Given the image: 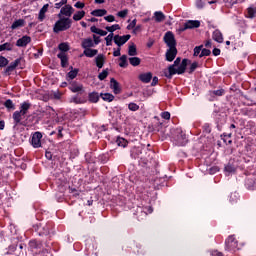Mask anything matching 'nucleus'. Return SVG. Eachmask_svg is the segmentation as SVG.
Masks as SVG:
<instances>
[{"label":"nucleus","mask_w":256,"mask_h":256,"mask_svg":"<svg viewBox=\"0 0 256 256\" xmlns=\"http://www.w3.org/2000/svg\"><path fill=\"white\" fill-rule=\"evenodd\" d=\"M81 46L83 49H91V47H95V43L93 42V39L86 38L82 41Z\"/></svg>","instance_id":"obj_20"},{"label":"nucleus","mask_w":256,"mask_h":256,"mask_svg":"<svg viewBox=\"0 0 256 256\" xmlns=\"http://www.w3.org/2000/svg\"><path fill=\"white\" fill-rule=\"evenodd\" d=\"M129 39H131V35H129V34L123 35V36L115 35L114 36V43L118 47H122V45H125V43H127V41H129Z\"/></svg>","instance_id":"obj_11"},{"label":"nucleus","mask_w":256,"mask_h":256,"mask_svg":"<svg viewBox=\"0 0 256 256\" xmlns=\"http://www.w3.org/2000/svg\"><path fill=\"white\" fill-rule=\"evenodd\" d=\"M209 94L211 97H223L225 95V89L211 90Z\"/></svg>","instance_id":"obj_29"},{"label":"nucleus","mask_w":256,"mask_h":256,"mask_svg":"<svg viewBox=\"0 0 256 256\" xmlns=\"http://www.w3.org/2000/svg\"><path fill=\"white\" fill-rule=\"evenodd\" d=\"M129 111H139V105L135 102H131L128 104Z\"/></svg>","instance_id":"obj_48"},{"label":"nucleus","mask_w":256,"mask_h":256,"mask_svg":"<svg viewBox=\"0 0 256 256\" xmlns=\"http://www.w3.org/2000/svg\"><path fill=\"white\" fill-rule=\"evenodd\" d=\"M59 20L55 22L53 26L54 33H61L62 31H67L71 29V25H73V20L71 18L58 17Z\"/></svg>","instance_id":"obj_2"},{"label":"nucleus","mask_w":256,"mask_h":256,"mask_svg":"<svg viewBox=\"0 0 256 256\" xmlns=\"http://www.w3.org/2000/svg\"><path fill=\"white\" fill-rule=\"evenodd\" d=\"M74 7H76V9H83L85 7V3L78 1L74 4Z\"/></svg>","instance_id":"obj_59"},{"label":"nucleus","mask_w":256,"mask_h":256,"mask_svg":"<svg viewBox=\"0 0 256 256\" xmlns=\"http://www.w3.org/2000/svg\"><path fill=\"white\" fill-rule=\"evenodd\" d=\"M197 67H199V63L193 62L188 69V73L191 75V73L195 72V69H197Z\"/></svg>","instance_id":"obj_51"},{"label":"nucleus","mask_w":256,"mask_h":256,"mask_svg":"<svg viewBox=\"0 0 256 256\" xmlns=\"http://www.w3.org/2000/svg\"><path fill=\"white\" fill-rule=\"evenodd\" d=\"M210 175H215V173H219V167L213 166L209 169Z\"/></svg>","instance_id":"obj_57"},{"label":"nucleus","mask_w":256,"mask_h":256,"mask_svg":"<svg viewBox=\"0 0 256 256\" xmlns=\"http://www.w3.org/2000/svg\"><path fill=\"white\" fill-rule=\"evenodd\" d=\"M212 54L214 55V57H219V55H221V49L214 48Z\"/></svg>","instance_id":"obj_60"},{"label":"nucleus","mask_w":256,"mask_h":256,"mask_svg":"<svg viewBox=\"0 0 256 256\" xmlns=\"http://www.w3.org/2000/svg\"><path fill=\"white\" fill-rule=\"evenodd\" d=\"M28 245L32 250L41 249L43 247V242L39 240H30Z\"/></svg>","instance_id":"obj_22"},{"label":"nucleus","mask_w":256,"mask_h":256,"mask_svg":"<svg viewBox=\"0 0 256 256\" xmlns=\"http://www.w3.org/2000/svg\"><path fill=\"white\" fill-rule=\"evenodd\" d=\"M209 55H211V50L204 48L202 49L199 57L201 59V57H209Z\"/></svg>","instance_id":"obj_52"},{"label":"nucleus","mask_w":256,"mask_h":256,"mask_svg":"<svg viewBox=\"0 0 256 256\" xmlns=\"http://www.w3.org/2000/svg\"><path fill=\"white\" fill-rule=\"evenodd\" d=\"M189 64V59L184 58L181 62V58H176L174 63L168 67V72H164V76L167 79H172L173 75H183L187 71V65Z\"/></svg>","instance_id":"obj_1"},{"label":"nucleus","mask_w":256,"mask_h":256,"mask_svg":"<svg viewBox=\"0 0 256 256\" xmlns=\"http://www.w3.org/2000/svg\"><path fill=\"white\" fill-rule=\"evenodd\" d=\"M105 21H107L108 23H113V21H115V16L113 15H108L104 17Z\"/></svg>","instance_id":"obj_58"},{"label":"nucleus","mask_w":256,"mask_h":256,"mask_svg":"<svg viewBox=\"0 0 256 256\" xmlns=\"http://www.w3.org/2000/svg\"><path fill=\"white\" fill-rule=\"evenodd\" d=\"M115 39V36L113 33H110L106 38H105V41H106V46L107 47H111V45H113V40Z\"/></svg>","instance_id":"obj_44"},{"label":"nucleus","mask_w":256,"mask_h":256,"mask_svg":"<svg viewBox=\"0 0 256 256\" xmlns=\"http://www.w3.org/2000/svg\"><path fill=\"white\" fill-rule=\"evenodd\" d=\"M67 5V0H61L60 2L55 3V9H63Z\"/></svg>","instance_id":"obj_50"},{"label":"nucleus","mask_w":256,"mask_h":256,"mask_svg":"<svg viewBox=\"0 0 256 256\" xmlns=\"http://www.w3.org/2000/svg\"><path fill=\"white\" fill-rule=\"evenodd\" d=\"M128 61L132 67H139L141 65V58L139 57H130Z\"/></svg>","instance_id":"obj_33"},{"label":"nucleus","mask_w":256,"mask_h":256,"mask_svg":"<svg viewBox=\"0 0 256 256\" xmlns=\"http://www.w3.org/2000/svg\"><path fill=\"white\" fill-rule=\"evenodd\" d=\"M45 157L48 161H51V159H53V153H51V151H46Z\"/></svg>","instance_id":"obj_63"},{"label":"nucleus","mask_w":256,"mask_h":256,"mask_svg":"<svg viewBox=\"0 0 256 256\" xmlns=\"http://www.w3.org/2000/svg\"><path fill=\"white\" fill-rule=\"evenodd\" d=\"M83 17H85V11H84V10L77 11V12L73 15L74 21H81V19H83Z\"/></svg>","instance_id":"obj_41"},{"label":"nucleus","mask_w":256,"mask_h":256,"mask_svg":"<svg viewBox=\"0 0 256 256\" xmlns=\"http://www.w3.org/2000/svg\"><path fill=\"white\" fill-rule=\"evenodd\" d=\"M58 59L61 61V67H67L69 63V58H67V54L65 52H60L57 54Z\"/></svg>","instance_id":"obj_18"},{"label":"nucleus","mask_w":256,"mask_h":256,"mask_svg":"<svg viewBox=\"0 0 256 256\" xmlns=\"http://www.w3.org/2000/svg\"><path fill=\"white\" fill-rule=\"evenodd\" d=\"M110 89L113 90L115 95H119V93H121V87H119V82H117L115 78L110 79Z\"/></svg>","instance_id":"obj_15"},{"label":"nucleus","mask_w":256,"mask_h":256,"mask_svg":"<svg viewBox=\"0 0 256 256\" xmlns=\"http://www.w3.org/2000/svg\"><path fill=\"white\" fill-rule=\"evenodd\" d=\"M119 67H121L122 69H126V67H129V63L127 62V55H122L119 58Z\"/></svg>","instance_id":"obj_35"},{"label":"nucleus","mask_w":256,"mask_h":256,"mask_svg":"<svg viewBox=\"0 0 256 256\" xmlns=\"http://www.w3.org/2000/svg\"><path fill=\"white\" fill-rule=\"evenodd\" d=\"M164 43L167 45V47H177V40H175V34L173 32L168 31L164 35Z\"/></svg>","instance_id":"obj_7"},{"label":"nucleus","mask_w":256,"mask_h":256,"mask_svg":"<svg viewBox=\"0 0 256 256\" xmlns=\"http://www.w3.org/2000/svg\"><path fill=\"white\" fill-rule=\"evenodd\" d=\"M100 97L103 99V101H108V103H111V101H114L115 99V96L111 93L100 94Z\"/></svg>","instance_id":"obj_38"},{"label":"nucleus","mask_w":256,"mask_h":256,"mask_svg":"<svg viewBox=\"0 0 256 256\" xmlns=\"http://www.w3.org/2000/svg\"><path fill=\"white\" fill-rule=\"evenodd\" d=\"M88 99H89L90 103H97L99 101V93L91 92L88 95Z\"/></svg>","instance_id":"obj_36"},{"label":"nucleus","mask_w":256,"mask_h":256,"mask_svg":"<svg viewBox=\"0 0 256 256\" xmlns=\"http://www.w3.org/2000/svg\"><path fill=\"white\" fill-rule=\"evenodd\" d=\"M69 193H74V197H79V191L75 188L69 187Z\"/></svg>","instance_id":"obj_61"},{"label":"nucleus","mask_w":256,"mask_h":256,"mask_svg":"<svg viewBox=\"0 0 256 256\" xmlns=\"http://www.w3.org/2000/svg\"><path fill=\"white\" fill-rule=\"evenodd\" d=\"M128 55L130 57H135L137 55V46L135 45V43H132L131 45H129Z\"/></svg>","instance_id":"obj_34"},{"label":"nucleus","mask_w":256,"mask_h":256,"mask_svg":"<svg viewBox=\"0 0 256 256\" xmlns=\"http://www.w3.org/2000/svg\"><path fill=\"white\" fill-rule=\"evenodd\" d=\"M187 135L186 134H180L177 138V145H180L181 147H184V145H187L188 143Z\"/></svg>","instance_id":"obj_25"},{"label":"nucleus","mask_w":256,"mask_h":256,"mask_svg":"<svg viewBox=\"0 0 256 256\" xmlns=\"http://www.w3.org/2000/svg\"><path fill=\"white\" fill-rule=\"evenodd\" d=\"M136 26H137V19H134L133 21H131L129 23V25L126 27V29L128 31H131V29H135Z\"/></svg>","instance_id":"obj_54"},{"label":"nucleus","mask_w":256,"mask_h":256,"mask_svg":"<svg viewBox=\"0 0 256 256\" xmlns=\"http://www.w3.org/2000/svg\"><path fill=\"white\" fill-rule=\"evenodd\" d=\"M69 89L72 93H85V89L83 87V84L77 82V81H70Z\"/></svg>","instance_id":"obj_9"},{"label":"nucleus","mask_w":256,"mask_h":256,"mask_svg":"<svg viewBox=\"0 0 256 256\" xmlns=\"http://www.w3.org/2000/svg\"><path fill=\"white\" fill-rule=\"evenodd\" d=\"M4 107H6V109H9V110H15V104L13 103V100L11 99H8L4 102Z\"/></svg>","instance_id":"obj_45"},{"label":"nucleus","mask_w":256,"mask_h":256,"mask_svg":"<svg viewBox=\"0 0 256 256\" xmlns=\"http://www.w3.org/2000/svg\"><path fill=\"white\" fill-rule=\"evenodd\" d=\"M114 57H121V47H118L117 50L113 52Z\"/></svg>","instance_id":"obj_62"},{"label":"nucleus","mask_w":256,"mask_h":256,"mask_svg":"<svg viewBox=\"0 0 256 256\" xmlns=\"http://www.w3.org/2000/svg\"><path fill=\"white\" fill-rule=\"evenodd\" d=\"M175 57H177V47H170L166 51V61L171 63V61H175Z\"/></svg>","instance_id":"obj_12"},{"label":"nucleus","mask_w":256,"mask_h":256,"mask_svg":"<svg viewBox=\"0 0 256 256\" xmlns=\"http://www.w3.org/2000/svg\"><path fill=\"white\" fill-rule=\"evenodd\" d=\"M139 81L142 83H151V79H153V73H142L138 76Z\"/></svg>","instance_id":"obj_16"},{"label":"nucleus","mask_w":256,"mask_h":256,"mask_svg":"<svg viewBox=\"0 0 256 256\" xmlns=\"http://www.w3.org/2000/svg\"><path fill=\"white\" fill-rule=\"evenodd\" d=\"M128 13H129V10H127V9L119 11L117 13V17H120L121 19H125V17H127Z\"/></svg>","instance_id":"obj_53"},{"label":"nucleus","mask_w":256,"mask_h":256,"mask_svg":"<svg viewBox=\"0 0 256 256\" xmlns=\"http://www.w3.org/2000/svg\"><path fill=\"white\" fill-rule=\"evenodd\" d=\"M153 213V207L151 206H138L135 215L137 216L138 221H143L144 217H147L148 214Z\"/></svg>","instance_id":"obj_3"},{"label":"nucleus","mask_w":256,"mask_h":256,"mask_svg":"<svg viewBox=\"0 0 256 256\" xmlns=\"http://www.w3.org/2000/svg\"><path fill=\"white\" fill-rule=\"evenodd\" d=\"M91 33H96V35H100L101 37H105L107 35V31L101 30L97 28L96 26H92L90 28Z\"/></svg>","instance_id":"obj_32"},{"label":"nucleus","mask_w":256,"mask_h":256,"mask_svg":"<svg viewBox=\"0 0 256 256\" xmlns=\"http://www.w3.org/2000/svg\"><path fill=\"white\" fill-rule=\"evenodd\" d=\"M198 27H201V22L199 20H188L178 29V31L183 33V31H187V29H198Z\"/></svg>","instance_id":"obj_6"},{"label":"nucleus","mask_w":256,"mask_h":256,"mask_svg":"<svg viewBox=\"0 0 256 256\" xmlns=\"http://www.w3.org/2000/svg\"><path fill=\"white\" fill-rule=\"evenodd\" d=\"M31 43V36H23L16 41V47H27Z\"/></svg>","instance_id":"obj_14"},{"label":"nucleus","mask_w":256,"mask_h":256,"mask_svg":"<svg viewBox=\"0 0 256 256\" xmlns=\"http://www.w3.org/2000/svg\"><path fill=\"white\" fill-rule=\"evenodd\" d=\"M41 139H43V134L41 132H34L31 138V145L34 149H39L41 147Z\"/></svg>","instance_id":"obj_8"},{"label":"nucleus","mask_w":256,"mask_h":256,"mask_svg":"<svg viewBox=\"0 0 256 256\" xmlns=\"http://www.w3.org/2000/svg\"><path fill=\"white\" fill-rule=\"evenodd\" d=\"M19 27H25V20L24 19H18L14 21L11 25V29L14 31L15 29H19Z\"/></svg>","instance_id":"obj_27"},{"label":"nucleus","mask_w":256,"mask_h":256,"mask_svg":"<svg viewBox=\"0 0 256 256\" xmlns=\"http://www.w3.org/2000/svg\"><path fill=\"white\" fill-rule=\"evenodd\" d=\"M21 63H25V59H23V57H19L15 60V62H11L9 66L6 67V69L4 70V75H11V73L13 71H15V69H17V67H19V65H21Z\"/></svg>","instance_id":"obj_4"},{"label":"nucleus","mask_w":256,"mask_h":256,"mask_svg":"<svg viewBox=\"0 0 256 256\" xmlns=\"http://www.w3.org/2000/svg\"><path fill=\"white\" fill-rule=\"evenodd\" d=\"M1 51H13V44L11 42H6L0 45V52Z\"/></svg>","instance_id":"obj_37"},{"label":"nucleus","mask_w":256,"mask_h":256,"mask_svg":"<svg viewBox=\"0 0 256 256\" xmlns=\"http://www.w3.org/2000/svg\"><path fill=\"white\" fill-rule=\"evenodd\" d=\"M7 65H9V60L4 56H0V67H7Z\"/></svg>","instance_id":"obj_49"},{"label":"nucleus","mask_w":256,"mask_h":256,"mask_svg":"<svg viewBox=\"0 0 256 256\" xmlns=\"http://www.w3.org/2000/svg\"><path fill=\"white\" fill-rule=\"evenodd\" d=\"M30 109H31V103L25 101L22 104H20V110L18 111L21 112L23 115H26L27 113H29Z\"/></svg>","instance_id":"obj_19"},{"label":"nucleus","mask_w":256,"mask_h":256,"mask_svg":"<svg viewBox=\"0 0 256 256\" xmlns=\"http://www.w3.org/2000/svg\"><path fill=\"white\" fill-rule=\"evenodd\" d=\"M139 31H141V25L135 26L134 29H133V33L135 35H137V33H139Z\"/></svg>","instance_id":"obj_64"},{"label":"nucleus","mask_w":256,"mask_h":256,"mask_svg":"<svg viewBox=\"0 0 256 256\" xmlns=\"http://www.w3.org/2000/svg\"><path fill=\"white\" fill-rule=\"evenodd\" d=\"M201 51H203V45L196 46L194 48V57L199 56V53H201Z\"/></svg>","instance_id":"obj_55"},{"label":"nucleus","mask_w":256,"mask_h":256,"mask_svg":"<svg viewBox=\"0 0 256 256\" xmlns=\"http://www.w3.org/2000/svg\"><path fill=\"white\" fill-rule=\"evenodd\" d=\"M154 20L156 23H162V21H165V14H163L161 11H156L154 13Z\"/></svg>","instance_id":"obj_28"},{"label":"nucleus","mask_w":256,"mask_h":256,"mask_svg":"<svg viewBox=\"0 0 256 256\" xmlns=\"http://www.w3.org/2000/svg\"><path fill=\"white\" fill-rule=\"evenodd\" d=\"M105 29L109 33H115V31H119V29H121V26H119V24H114L112 26H106Z\"/></svg>","instance_id":"obj_42"},{"label":"nucleus","mask_w":256,"mask_h":256,"mask_svg":"<svg viewBox=\"0 0 256 256\" xmlns=\"http://www.w3.org/2000/svg\"><path fill=\"white\" fill-rule=\"evenodd\" d=\"M109 76V71L103 70L99 75H98V79L100 81H105V79H107V77Z\"/></svg>","instance_id":"obj_46"},{"label":"nucleus","mask_w":256,"mask_h":256,"mask_svg":"<svg viewBox=\"0 0 256 256\" xmlns=\"http://www.w3.org/2000/svg\"><path fill=\"white\" fill-rule=\"evenodd\" d=\"M226 249L228 251H235V249H237L238 247V242L237 239L235 238V236H229L226 239Z\"/></svg>","instance_id":"obj_10"},{"label":"nucleus","mask_w":256,"mask_h":256,"mask_svg":"<svg viewBox=\"0 0 256 256\" xmlns=\"http://www.w3.org/2000/svg\"><path fill=\"white\" fill-rule=\"evenodd\" d=\"M247 17H249V19H254V17H256V7H249L247 9Z\"/></svg>","instance_id":"obj_43"},{"label":"nucleus","mask_w":256,"mask_h":256,"mask_svg":"<svg viewBox=\"0 0 256 256\" xmlns=\"http://www.w3.org/2000/svg\"><path fill=\"white\" fill-rule=\"evenodd\" d=\"M139 155H141V148L134 147L131 150V157L132 159H139Z\"/></svg>","instance_id":"obj_39"},{"label":"nucleus","mask_w":256,"mask_h":256,"mask_svg":"<svg viewBox=\"0 0 256 256\" xmlns=\"http://www.w3.org/2000/svg\"><path fill=\"white\" fill-rule=\"evenodd\" d=\"M116 143L118 147H127V145L129 144V142L123 137H118L116 139Z\"/></svg>","instance_id":"obj_40"},{"label":"nucleus","mask_w":256,"mask_h":256,"mask_svg":"<svg viewBox=\"0 0 256 256\" xmlns=\"http://www.w3.org/2000/svg\"><path fill=\"white\" fill-rule=\"evenodd\" d=\"M105 55L103 54H98L95 57V63H96V67H98V69H103V65H105Z\"/></svg>","instance_id":"obj_17"},{"label":"nucleus","mask_w":256,"mask_h":256,"mask_svg":"<svg viewBox=\"0 0 256 256\" xmlns=\"http://www.w3.org/2000/svg\"><path fill=\"white\" fill-rule=\"evenodd\" d=\"M70 69L72 70L66 75L67 81H73V79H75V77H77V75L79 74V69L75 68L73 70V66H71Z\"/></svg>","instance_id":"obj_21"},{"label":"nucleus","mask_w":256,"mask_h":256,"mask_svg":"<svg viewBox=\"0 0 256 256\" xmlns=\"http://www.w3.org/2000/svg\"><path fill=\"white\" fill-rule=\"evenodd\" d=\"M23 117H25V114L19 112V110L15 111L12 115L14 125L17 127V125H23Z\"/></svg>","instance_id":"obj_13"},{"label":"nucleus","mask_w":256,"mask_h":256,"mask_svg":"<svg viewBox=\"0 0 256 256\" xmlns=\"http://www.w3.org/2000/svg\"><path fill=\"white\" fill-rule=\"evenodd\" d=\"M49 11V4H45L39 11L38 19L39 21H45V13Z\"/></svg>","instance_id":"obj_23"},{"label":"nucleus","mask_w":256,"mask_h":256,"mask_svg":"<svg viewBox=\"0 0 256 256\" xmlns=\"http://www.w3.org/2000/svg\"><path fill=\"white\" fill-rule=\"evenodd\" d=\"M97 53H99V50L97 49H91V48H86L83 51V55H85V57H95V55H97Z\"/></svg>","instance_id":"obj_26"},{"label":"nucleus","mask_w":256,"mask_h":256,"mask_svg":"<svg viewBox=\"0 0 256 256\" xmlns=\"http://www.w3.org/2000/svg\"><path fill=\"white\" fill-rule=\"evenodd\" d=\"M73 13H75V9L73 8V6H71V4H65L61 9L60 12L58 14V17H65L70 19V17L73 15Z\"/></svg>","instance_id":"obj_5"},{"label":"nucleus","mask_w":256,"mask_h":256,"mask_svg":"<svg viewBox=\"0 0 256 256\" xmlns=\"http://www.w3.org/2000/svg\"><path fill=\"white\" fill-rule=\"evenodd\" d=\"M106 14L107 10L105 9H96L91 12V15H93V17H105Z\"/></svg>","instance_id":"obj_30"},{"label":"nucleus","mask_w":256,"mask_h":256,"mask_svg":"<svg viewBox=\"0 0 256 256\" xmlns=\"http://www.w3.org/2000/svg\"><path fill=\"white\" fill-rule=\"evenodd\" d=\"M161 117H162V119H165L166 121H169V119H171V113H169L168 111L162 112Z\"/></svg>","instance_id":"obj_56"},{"label":"nucleus","mask_w":256,"mask_h":256,"mask_svg":"<svg viewBox=\"0 0 256 256\" xmlns=\"http://www.w3.org/2000/svg\"><path fill=\"white\" fill-rule=\"evenodd\" d=\"M58 49L61 50V53H67L69 51V45L67 43H60Z\"/></svg>","instance_id":"obj_47"},{"label":"nucleus","mask_w":256,"mask_h":256,"mask_svg":"<svg viewBox=\"0 0 256 256\" xmlns=\"http://www.w3.org/2000/svg\"><path fill=\"white\" fill-rule=\"evenodd\" d=\"M232 134L229 133H224L221 135V139L223 140V142L225 143V145H231V143H233V140H231Z\"/></svg>","instance_id":"obj_31"},{"label":"nucleus","mask_w":256,"mask_h":256,"mask_svg":"<svg viewBox=\"0 0 256 256\" xmlns=\"http://www.w3.org/2000/svg\"><path fill=\"white\" fill-rule=\"evenodd\" d=\"M212 39H214L216 43H223V33L219 30H215L212 34Z\"/></svg>","instance_id":"obj_24"}]
</instances>
